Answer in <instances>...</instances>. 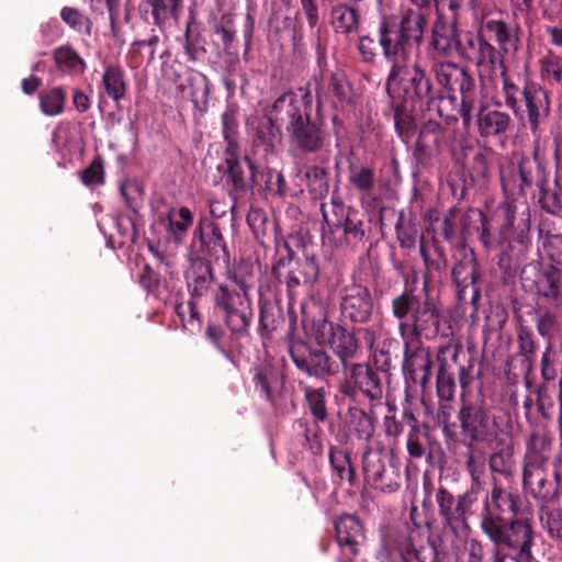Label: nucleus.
<instances>
[{"mask_svg": "<svg viewBox=\"0 0 562 562\" xmlns=\"http://www.w3.org/2000/svg\"><path fill=\"white\" fill-rule=\"evenodd\" d=\"M427 19L419 11H403L401 15L382 14L376 38L382 56L390 64L385 90L390 100H398L412 108L424 109L436 90L430 75L419 63L408 65L425 40Z\"/></svg>", "mask_w": 562, "mask_h": 562, "instance_id": "f257e3e1", "label": "nucleus"}, {"mask_svg": "<svg viewBox=\"0 0 562 562\" xmlns=\"http://www.w3.org/2000/svg\"><path fill=\"white\" fill-rule=\"evenodd\" d=\"M416 280L415 277L411 284L406 283L401 294L392 299L391 311L398 321V333L404 342L403 371L426 387L432 375V358L422 338L431 340L439 335L442 315L427 293V274L424 276V294L416 293Z\"/></svg>", "mask_w": 562, "mask_h": 562, "instance_id": "f03ea898", "label": "nucleus"}, {"mask_svg": "<svg viewBox=\"0 0 562 562\" xmlns=\"http://www.w3.org/2000/svg\"><path fill=\"white\" fill-rule=\"evenodd\" d=\"M228 280L235 285L220 283L213 291V312L217 319L210 318L205 328V338L217 349L224 351L222 340L225 327L232 335L244 338L249 336L254 321V307L250 296L255 288L254 267L249 262H240L228 272Z\"/></svg>", "mask_w": 562, "mask_h": 562, "instance_id": "7ed1b4c3", "label": "nucleus"}, {"mask_svg": "<svg viewBox=\"0 0 562 562\" xmlns=\"http://www.w3.org/2000/svg\"><path fill=\"white\" fill-rule=\"evenodd\" d=\"M313 94L308 88L288 90L273 101V111L284 127L289 153L294 158L317 156L329 146L330 134L324 117L312 115Z\"/></svg>", "mask_w": 562, "mask_h": 562, "instance_id": "20e7f679", "label": "nucleus"}, {"mask_svg": "<svg viewBox=\"0 0 562 562\" xmlns=\"http://www.w3.org/2000/svg\"><path fill=\"white\" fill-rule=\"evenodd\" d=\"M520 497L494 482L481 510V529L496 547L517 550L520 558L531 557V521L519 513Z\"/></svg>", "mask_w": 562, "mask_h": 562, "instance_id": "39448f33", "label": "nucleus"}, {"mask_svg": "<svg viewBox=\"0 0 562 562\" xmlns=\"http://www.w3.org/2000/svg\"><path fill=\"white\" fill-rule=\"evenodd\" d=\"M436 80L442 90H435L424 109L435 111L447 122L461 117L464 130L469 131L477 108V88L473 74L453 61H438L432 65Z\"/></svg>", "mask_w": 562, "mask_h": 562, "instance_id": "423d86ee", "label": "nucleus"}, {"mask_svg": "<svg viewBox=\"0 0 562 562\" xmlns=\"http://www.w3.org/2000/svg\"><path fill=\"white\" fill-rule=\"evenodd\" d=\"M481 226L477 227L481 243L486 249H498L497 266L506 274L517 272L525 261L531 246L530 218H517L512 205L504 206V223L497 234L492 233L486 214L479 212Z\"/></svg>", "mask_w": 562, "mask_h": 562, "instance_id": "0eeeda50", "label": "nucleus"}, {"mask_svg": "<svg viewBox=\"0 0 562 562\" xmlns=\"http://www.w3.org/2000/svg\"><path fill=\"white\" fill-rule=\"evenodd\" d=\"M501 97L495 105L504 104L514 117L532 135H538L551 112L549 92L538 82L527 78H514L506 71L501 74Z\"/></svg>", "mask_w": 562, "mask_h": 562, "instance_id": "6e6552de", "label": "nucleus"}, {"mask_svg": "<svg viewBox=\"0 0 562 562\" xmlns=\"http://www.w3.org/2000/svg\"><path fill=\"white\" fill-rule=\"evenodd\" d=\"M457 420L459 434L456 440L465 449L477 448L480 445L491 446L504 432L501 429L499 416L482 400H467L462 395Z\"/></svg>", "mask_w": 562, "mask_h": 562, "instance_id": "1a4fd4ad", "label": "nucleus"}, {"mask_svg": "<svg viewBox=\"0 0 562 562\" xmlns=\"http://www.w3.org/2000/svg\"><path fill=\"white\" fill-rule=\"evenodd\" d=\"M345 372L339 384V392L344 397L357 402L362 395L371 406L381 404L383 398V383L379 372L369 363H351Z\"/></svg>", "mask_w": 562, "mask_h": 562, "instance_id": "9d476101", "label": "nucleus"}, {"mask_svg": "<svg viewBox=\"0 0 562 562\" xmlns=\"http://www.w3.org/2000/svg\"><path fill=\"white\" fill-rule=\"evenodd\" d=\"M286 256H282L272 267V274L279 281L285 283L289 300H294L297 290L303 285L314 284L319 277V266L313 256H306L303 260L295 262L283 277L281 269L290 267L295 252L285 244Z\"/></svg>", "mask_w": 562, "mask_h": 562, "instance_id": "9b49d317", "label": "nucleus"}, {"mask_svg": "<svg viewBox=\"0 0 562 562\" xmlns=\"http://www.w3.org/2000/svg\"><path fill=\"white\" fill-rule=\"evenodd\" d=\"M317 339L326 341L336 357L338 372L347 371L360 352V341L355 330L324 318L317 326Z\"/></svg>", "mask_w": 562, "mask_h": 562, "instance_id": "f8f14e48", "label": "nucleus"}, {"mask_svg": "<svg viewBox=\"0 0 562 562\" xmlns=\"http://www.w3.org/2000/svg\"><path fill=\"white\" fill-rule=\"evenodd\" d=\"M520 279L525 289L535 291L539 296L562 308L561 269L553 265L542 267L539 261H532L521 268Z\"/></svg>", "mask_w": 562, "mask_h": 562, "instance_id": "ddd939ff", "label": "nucleus"}, {"mask_svg": "<svg viewBox=\"0 0 562 562\" xmlns=\"http://www.w3.org/2000/svg\"><path fill=\"white\" fill-rule=\"evenodd\" d=\"M289 353L295 367L308 376L325 379L339 374L336 359L322 348L296 340L291 342Z\"/></svg>", "mask_w": 562, "mask_h": 562, "instance_id": "4468645a", "label": "nucleus"}, {"mask_svg": "<svg viewBox=\"0 0 562 562\" xmlns=\"http://www.w3.org/2000/svg\"><path fill=\"white\" fill-rule=\"evenodd\" d=\"M364 480L373 488L393 493L401 486V473L383 450L369 448L362 456Z\"/></svg>", "mask_w": 562, "mask_h": 562, "instance_id": "2eb2a0df", "label": "nucleus"}, {"mask_svg": "<svg viewBox=\"0 0 562 562\" xmlns=\"http://www.w3.org/2000/svg\"><path fill=\"white\" fill-rule=\"evenodd\" d=\"M192 247L206 260L223 262L227 266L231 261L229 251L222 231L214 221L201 217L194 228Z\"/></svg>", "mask_w": 562, "mask_h": 562, "instance_id": "dca6fc26", "label": "nucleus"}, {"mask_svg": "<svg viewBox=\"0 0 562 562\" xmlns=\"http://www.w3.org/2000/svg\"><path fill=\"white\" fill-rule=\"evenodd\" d=\"M224 166H218V171H223L236 194H244L261 186L259 167L248 155L241 159L238 150H225Z\"/></svg>", "mask_w": 562, "mask_h": 562, "instance_id": "f3484780", "label": "nucleus"}, {"mask_svg": "<svg viewBox=\"0 0 562 562\" xmlns=\"http://www.w3.org/2000/svg\"><path fill=\"white\" fill-rule=\"evenodd\" d=\"M475 502L476 495L473 490L457 497L443 486H439L436 492L438 513L443 526L456 536L461 526H467V514Z\"/></svg>", "mask_w": 562, "mask_h": 562, "instance_id": "a211bd4d", "label": "nucleus"}, {"mask_svg": "<svg viewBox=\"0 0 562 562\" xmlns=\"http://www.w3.org/2000/svg\"><path fill=\"white\" fill-rule=\"evenodd\" d=\"M186 280L191 300L188 301L187 306L182 303L177 304L176 312L178 316L183 318L186 308H188L190 317L199 319L200 313L194 300L204 296L214 282V271L211 262L202 258L192 261L190 269L186 272Z\"/></svg>", "mask_w": 562, "mask_h": 562, "instance_id": "6ab92c4d", "label": "nucleus"}, {"mask_svg": "<svg viewBox=\"0 0 562 562\" xmlns=\"http://www.w3.org/2000/svg\"><path fill=\"white\" fill-rule=\"evenodd\" d=\"M374 301L368 286L360 283L340 290V313L353 324H368L373 316Z\"/></svg>", "mask_w": 562, "mask_h": 562, "instance_id": "aec40b11", "label": "nucleus"}, {"mask_svg": "<svg viewBox=\"0 0 562 562\" xmlns=\"http://www.w3.org/2000/svg\"><path fill=\"white\" fill-rule=\"evenodd\" d=\"M335 531L340 548L338 562H355L366 539L363 524L355 515L344 514L335 521Z\"/></svg>", "mask_w": 562, "mask_h": 562, "instance_id": "412c9836", "label": "nucleus"}, {"mask_svg": "<svg viewBox=\"0 0 562 562\" xmlns=\"http://www.w3.org/2000/svg\"><path fill=\"white\" fill-rule=\"evenodd\" d=\"M386 543H393L394 550L398 553V562H427L424 554L425 544H430L431 554H437V548L430 537H425L419 527L407 528L406 532H400L395 536H389Z\"/></svg>", "mask_w": 562, "mask_h": 562, "instance_id": "4be33fe9", "label": "nucleus"}, {"mask_svg": "<svg viewBox=\"0 0 562 562\" xmlns=\"http://www.w3.org/2000/svg\"><path fill=\"white\" fill-rule=\"evenodd\" d=\"M324 100H329L333 108L344 110L355 102V91L342 70L331 71L326 86L316 88V112L319 113Z\"/></svg>", "mask_w": 562, "mask_h": 562, "instance_id": "5701e85b", "label": "nucleus"}, {"mask_svg": "<svg viewBox=\"0 0 562 562\" xmlns=\"http://www.w3.org/2000/svg\"><path fill=\"white\" fill-rule=\"evenodd\" d=\"M458 55L476 66H495L501 60L499 52L480 32H464L460 36Z\"/></svg>", "mask_w": 562, "mask_h": 562, "instance_id": "b1692460", "label": "nucleus"}, {"mask_svg": "<svg viewBox=\"0 0 562 562\" xmlns=\"http://www.w3.org/2000/svg\"><path fill=\"white\" fill-rule=\"evenodd\" d=\"M543 465L544 463L540 462H526L522 484L533 498L550 502L559 496L560 480H555L554 476L550 480Z\"/></svg>", "mask_w": 562, "mask_h": 562, "instance_id": "393cba45", "label": "nucleus"}, {"mask_svg": "<svg viewBox=\"0 0 562 562\" xmlns=\"http://www.w3.org/2000/svg\"><path fill=\"white\" fill-rule=\"evenodd\" d=\"M518 178L517 186L515 182L512 184L509 180L502 178L504 190L510 191L513 194H525L526 189L532 188L533 184L539 189L540 182L546 183L550 179V171L536 151L532 157L525 156L519 160Z\"/></svg>", "mask_w": 562, "mask_h": 562, "instance_id": "a878e982", "label": "nucleus"}, {"mask_svg": "<svg viewBox=\"0 0 562 562\" xmlns=\"http://www.w3.org/2000/svg\"><path fill=\"white\" fill-rule=\"evenodd\" d=\"M477 133L483 138H501L507 135L514 125L509 113L499 109H493L487 103H480L474 112V121Z\"/></svg>", "mask_w": 562, "mask_h": 562, "instance_id": "bb28decb", "label": "nucleus"}, {"mask_svg": "<svg viewBox=\"0 0 562 562\" xmlns=\"http://www.w3.org/2000/svg\"><path fill=\"white\" fill-rule=\"evenodd\" d=\"M451 278L457 290L458 300L475 305L481 299V289L477 286L481 273L476 267L475 258L471 257L456 263L451 270Z\"/></svg>", "mask_w": 562, "mask_h": 562, "instance_id": "cd10ccee", "label": "nucleus"}, {"mask_svg": "<svg viewBox=\"0 0 562 562\" xmlns=\"http://www.w3.org/2000/svg\"><path fill=\"white\" fill-rule=\"evenodd\" d=\"M458 20L448 19L438 12L430 30L429 46L440 56L449 57L458 48L461 32Z\"/></svg>", "mask_w": 562, "mask_h": 562, "instance_id": "c85d7f7f", "label": "nucleus"}, {"mask_svg": "<svg viewBox=\"0 0 562 562\" xmlns=\"http://www.w3.org/2000/svg\"><path fill=\"white\" fill-rule=\"evenodd\" d=\"M250 373L255 391L274 406L285 382L282 370L272 362H262L251 368Z\"/></svg>", "mask_w": 562, "mask_h": 562, "instance_id": "c756f323", "label": "nucleus"}, {"mask_svg": "<svg viewBox=\"0 0 562 562\" xmlns=\"http://www.w3.org/2000/svg\"><path fill=\"white\" fill-rule=\"evenodd\" d=\"M443 136L445 130L439 122L428 120L423 124L413 150L417 166L426 167L429 164L434 153L439 149Z\"/></svg>", "mask_w": 562, "mask_h": 562, "instance_id": "7c9ffc66", "label": "nucleus"}, {"mask_svg": "<svg viewBox=\"0 0 562 562\" xmlns=\"http://www.w3.org/2000/svg\"><path fill=\"white\" fill-rule=\"evenodd\" d=\"M490 447L493 449L488 457L491 471L505 477L513 476L516 465L513 439L507 434L502 432Z\"/></svg>", "mask_w": 562, "mask_h": 562, "instance_id": "2f4dec72", "label": "nucleus"}, {"mask_svg": "<svg viewBox=\"0 0 562 562\" xmlns=\"http://www.w3.org/2000/svg\"><path fill=\"white\" fill-rule=\"evenodd\" d=\"M278 124L280 123L276 119L272 104L269 114L256 120L254 145L262 147L266 153H274L277 145L281 140V132Z\"/></svg>", "mask_w": 562, "mask_h": 562, "instance_id": "473e14b6", "label": "nucleus"}, {"mask_svg": "<svg viewBox=\"0 0 562 562\" xmlns=\"http://www.w3.org/2000/svg\"><path fill=\"white\" fill-rule=\"evenodd\" d=\"M183 0H146L140 4L144 14L150 13L153 23L164 29L171 20H178Z\"/></svg>", "mask_w": 562, "mask_h": 562, "instance_id": "72a5a7b5", "label": "nucleus"}, {"mask_svg": "<svg viewBox=\"0 0 562 562\" xmlns=\"http://www.w3.org/2000/svg\"><path fill=\"white\" fill-rule=\"evenodd\" d=\"M258 333L262 338H268L284 322L281 304L277 300H270L260 295Z\"/></svg>", "mask_w": 562, "mask_h": 562, "instance_id": "f704fd0d", "label": "nucleus"}, {"mask_svg": "<svg viewBox=\"0 0 562 562\" xmlns=\"http://www.w3.org/2000/svg\"><path fill=\"white\" fill-rule=\"evenodd\" d=\"M536 199L543 212L562 217V181L558 177L540 182Z\"/></svg>", "mask_w": 562, "mask_h": 562, "instance_id": "c9c22d12", "label": "nucleus"}, {"mask_svg": "<svg viewBox=\"0 0 562 562\" xmlns=\"http://www.w3.org/2000/svg\"><path fill=\"white\" fill-rule=\"evenodd\" d=\"M330 24L336 33H356L360 24L359 10L346 3L333 5L330 10Z\"/></svg>", "mask_w": 562, "mask_h": 562, "instance_id": "e433bc0d", "label": "nucleus"}, {"mask_svg": "<svg viewBox=\"0 0 562 562\" xmlns=\"http://www.w3.org/2000/svg\"><path fill=\"white\" fill-rule=\"evenodd\" d=\"M391 108L394 111L395 131L400 138L405 143H409L417 131V124L413 114L414 109L408 104L398 102V100H390Z\"/></svg>", "mask_w": 562, "mask_h": 562, "instance_id": "4c0bfd02", "label": "nucleus"}, {"mask_svg": "<svg viewBox=\"0 0 562 562\" xmlns=\"http://www.w3.org/2000/svg\"><path fill=\"white\" fill-rule=\"evenodd\" d=\"M101 83L105 94L114 102L117 103L125 98L127 92V82L125 79V72L120 65H105Z\"/></svg>", "mask_w": 562, "mask_h": 562, "instance_id": "58836bf2", "label": "nucleus"}, {"mask_svg": "<svg viewBox=\"0 0 562 562\" xmlns=\"http://www.w3.org/2000/svg\"><path fill=\"white\" fill-rule=\"evenodd\" d=\"M304 178L307 193L313 200H325L330 191L329 171L319 165H311L306 168Z\"/></svg>", "mask_w": 562, "mask_h": 562, "instance_id": "ea45409f", "label": "nucleus"}, {"mask_svg": "<svg viewBox=\"0 0 562 562\" xmlns=\"http://www.w3.org/2000/svg\"><path fill=\"white\" fill-rule=\"evenodd\" d=\"M371 231L370 215L359 210L357 217L350 221L347 229L340 235V243L355 249L370 237Z\"/></svg>", "mask_w": 562, "mask_h": 562, "instance_id": "a19ab883", "label": "nucleus"}, {"mask_svg": "<svg viewBox=\"0 0 562 562\" xmlns=\"http://www.w3.org/2000/svg\"><path fill=\"white\" fill-rule=\"evenodd\" d=\"M56 68L67 75H81L86 70V61L70 45L57 47L53 53Z\"/></svg>", "mask_w": 562, "mask_h": 562, "instance_id": "79ce46f5", "label": "nucleus"}, {"mask_svg": "<svg viewBox=\"0 0 562 562\" xmlns=\"http://www.w3.org/2000/svg\"><path fill=\"white\" fill-rule=\"evenodd\" d=\"M259 180L261 186L257 188L263 190L267 194H271L272 196L280 199L293 196V193L286 186L284 176L281 171H278L274 168H259Z\"/></svg>", "mask_w": 562, "mask_h": 562, "instance_id": "37998d69", "label": "nucleus"}, {"mask_svg": "<svg viewBox=\"0 0 562 562\" xmlns=\"http://www.w3.org/2000/svg\"><path fill=\"white\" fill-rule=\"evenodd\" d=\"M349 430L359 439L370 441L374 434L373 418L361 407L350 406L347 411Z\"/></svg>", "mask_w": 562, "mask_h": 562, "instance_id": "c03bdc74", "label": "nucleus"}, {"mask_svg": "<svg viewBox=\"0 0 562 562\" xmlns=\"http://www.w3.org/2000/svg\"><path fill=\"white\" fill-rule=\"evenodd\" d=\"M67 91L64 87H53L38 92L41 111L47 116H57L65 110Z\"/></svg>", "mask_w": 562, "mask_h": 562, "instance_id": "a18cd8bd", "label": "nucleus"}, {"mask_svg": "<svg viewBox=\"0 0 562 562\" xmlns=\"http://www.w3.org/2000/svg\"><path fill=\"white\" fill-rule=\"evenodd\" d=\"M517 357H520L521 371L527 375L532 370L533 356L537 351V345L533 339L531 328L520 325L517 329Z\"/></svg>", "mask_w": 562, "mask_h": 562, "instance_id": "49530a36", "label": "nucleus"}, {"mask_svg": "<svg viewBox=\"0 0 562 562\" xmlns=\"http://www.w3.org/2000/svg\"><path fill=\"white\" fill-rule=\"evenodd\" d=\"M319 211L322 213L323 232H328L333 235L336 233H339L340 235L344 234V232L347 229V225H349L351 220L357 217L359 212L357 207L349 206V209L346 211L329 216L326 202L321 203Z\"/></svg>", "mask_w": 562, "mask_h": 562, "instance_id": "de8ad7c7", "label": "nucleus"}, {"mask_svg": "<svg viewBox=\"0 0 562 562\" xmlns=\"http://www.w3.org/2000/svg\"><path fill=\"white\" fill-rule=\"evenodd\" d=\"M167 229L177 243H181L189 227L193 224V214L188 206H181L177 214L171 209L167 216Z\"/></svg>", "mask_w": 562, "mask_h": 562, "instance_id": "09e8293b", "label": "nucleus"}, {"mask_svg": "<svg viewBox=\"0 0 562 562\" xmlns=\"http://www.w3.org/2000/svg\"><path fill=\"white\" fill-rule=\"evenodd\" d=\"M329 463L340 480H346L351 485L355 483L356 469L347 451L331 446L329 448Z\"/></svg>", "mask_w": 562, "mask_h": 562, "instance_id": "8fccbe9b", "label": "nucleus"}, {"mask_svg": "<svg viewBox=\"0 0 562 562\" xmlns=\"http://www.w3.org/2000/svg\"><path fill=\"white\" fill-rule=\"evenodd\" d=\"M482 32H486L504 52L508 50V45L513 42V31L507 22L501 19H487L482 22Z\"/></svg>", "mask_w": 562, "mask_h": 562, "instance_id": "3c124183", "label": "nucleus"}, {"mask_svg": "<svg viewBox=\"0 0 562 562\" xmlns=\"http://www.w3.org/2000/svg\"><path fill=\"white\" fill-rule=\"evenodd\" d=\"M182 46L188 60L192 63L198 61L206 53L205 40L201 33L193 27L192 22L187 23Z\"/></svg>", "mask_w": 562, "mask_h": 562, "instance_id": "603ef678", "label": "nucleus"}, {"mask_svg": "<svg viewBox=\"0 0 562 562\" xmlns=\"http://www.w3.org/2000/svg\"><path fill=\"white\" fill-rule=\"evenodd\" d=\"M348 181L359 194L369 195L375 187L374 171L367 166L350 167Z\"/></svg>", "mask_w": 562, "mask_h": 562, "instance_id": "864d4df0", "label": "nucleus"}, {"mask_svg": "<svg viewBox=\"0 0 562 562\" xmlns=\"http://www.w3.org/2000/svg\"><path fill=\"white\" fill-rule=\"evenodd\" d=\"M305 401L316 424L324 423L327 417L326 391L324 387L305 390Z\"/></svg>", "mask_w": 562, "mask_h": 562, "instance_id": "5fc2aeb1", "label": "nucleus"}, {"mask_svg": "<svg viewBox=\"0 0 562 562\" xmlns=\"http://www.w3.org/2000/svg\"><path fill=\"white\" fill-rule=\"evenodd\" d=\"M60 19L77 33L91 36L93 23L89 16L72 7H64L60 10Z\"/></svg>", "mask_w": 562, "mask_h": 562, "instance_id": "6e6d98bb", "label": "nucleus"}, {"mask_svg": "<svg viewBox=\"0 0 562 562\" xmlns=\"http://www.w3.org/2000/svg\"><path fill=\"white\" fill-rule=\"evenodd\" d=\"M238 111L235 108H227L222 114L223 135L227 143L225 150H238Z\"/></svg>", "mask_w": 562, "mask_h": 562, "instance_id": "4d7b16f0", "label": "nucleus"}, {"mask_svg": "<svg viewBox=\"0 0 562 562\" xmlns=\"http://www.w3.org/2000/svg\"><path fill=\"white\" fill-rule=\"evenodd\" d=\"M458 357L459 348L457 345L446 344L440 346L436 356L438 363L436 376L453 374V364L457 363Z\"/></svg>", "mask_w": 562, "mask_h": 562, "instance_id": "13d9d810", "label": "nucleus"}, {"mask_svg": "<svg viewBox=\"0 0 562 562\" xmlns=\"http://www.w3.org/2000/svg\"><path fill=\"white\" fill-rule=\"evenodd\" d=\"M549 446L550 442L547 440L544 435L540 432H532L527 442L526 462L544 463L547 460L544 452Z\"/></svg>", "mask_w": 562, "mask_h": 562, "instance_id": "bf43d9fd", "label": "nucleus"}, {"mask_svg": "<svg viewBox=\"0 0 562 562\" xmlns=\"http://www.w3.org/2000/svg\"><path fill=\"white\" fill-rule=\"evenodd\" d=\"M540 74L543 79L551 83H560L562 81V57L549 53L540 61Z\"/></svg>", "mask_w": 562, "mask_h": 562, "instance_id": "052dcab7", "label": "nucleus"}, {"mask_svg": "<svg viewBox=\"0 0 562 562\" xmlns=\"http://www.w3.org/2000/svg\"><path fill=\"white\" fill-rule=\"evenodd\" d=\"M540 521L548 535L552 539L562 541V510L561 509H542Z\"/></svg>", "mask_w": 562, "mask_h": 562, "instance_id": "680f3d73", "label": "nucleus"}, {"mask_svg": "<svg viewBox=\"0 0 562 562\" xmlns=\"http://www.w3.org/2000/svg\"><path fill=\"white\" fill-rule=\"evenodd\" d=\"M81 181L85 186L91 187L104 182V160L97 156L91 164L80 172Z\"/></svg>", "mask_w": 562, "mask_h": 562, "instance_id": "e2e57ef3", "label": "nucleus"}, {"mask_svg": "<svg viewBox=\"0 0 562 562\" xmlns=\"http://www.w3.org/2000/svg\"><path fill=\"white\" fill-rule=\"evenodd\" d=\"M297 424L304 431V438L307 445L308 450L314 454L318 456L323 452V439H322V430L318 424L315 423L313 427H310L306 420L299 419Z\"/></svg>", "mask_w": 562, "mask_h": 562, "instance_id": "0e129e2a", "label": "nucleus"}, {"mask_svg": "<svg viewBox=\"0 0 562 562\" xmlns=\"http://www.w3.org/2000/svg\"><path fill=\"white\" fill-rule=\"evenodd\" d=\"M542 245L546 256L552 265L562 267V234L547 233Z\"/></svg>", "mask_w": 562, "mask_h": 562, "instance_id": "69168bd1", "label": "nucleus"}, {"mask_svg": "<svg viewBox=\"0 0 562 562\" xmlns=\"http://www.w3.org/2000/svg\"><path fill=\"white\" fill-rule=\"evenodd\" d=\"M233 21L232 14H223L221 21L214 25V32L220 36L225 50H229L236 41Z\"/></svg>", "mask_w": 562, "mask_h": 562, "instance_id": "338daca9", "label": "nucleus"}, {"mask_svg": "<svg viewBox=\"0 0 562 562\" xmlns=\"http://www.w3.org/2000/svg\"><path fill=\"white\" fill-rule=\"evenodd\" d=\"M538 334L551 342L553 330L557 325V316L551 311H538L535 317Z\"/></svg>", "mask_w": 562, "mask_h": 562, "instance_id": "774afa93", "label": "nucleus"}]
</instances>
